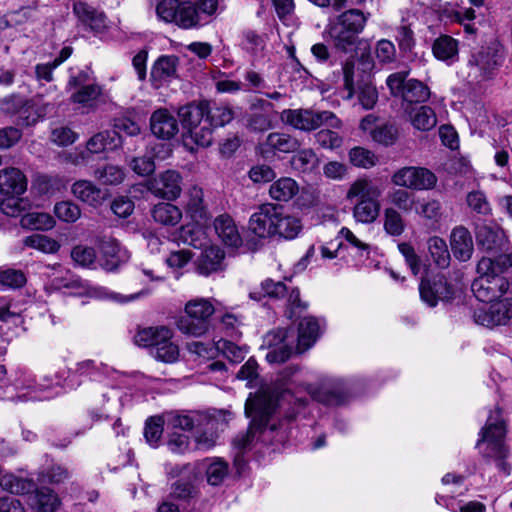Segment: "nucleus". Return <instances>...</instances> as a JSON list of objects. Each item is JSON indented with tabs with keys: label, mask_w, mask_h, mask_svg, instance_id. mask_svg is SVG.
<instances>
[{
	"label": "nucleus",
	"mask_w": 512,
	"mask_h": 512,
	"mask_svg": "<svg viewBox=\"0 0 512 512\" xmlns=\"http://www.w3.org/2000/svg\"><path fill=\"white\" fill-rule=\"evenodd\" d=\"M302 229L303 224L299 217L286 213L281 207L271 203L261 205L249 219V230L259 238L293 240Z\"/></svg>",
	"instance_id": "3"
},
{
	"label": "nucleus",
	"mask_w": 512,
	"mask_h": 512,
	"mask_svg": "<svg viewBox=\"0 0 512 512\" xmlns=\"http://www.w3.org/2000/svg\"><path fill=\"white\" fill-rule=\"evenodd\" d=\"M264 343L269 348L265 358L271 364L286 361L292 353V349L286 342L285 333L282 330L267 333Z\"/></svg>",
	"instance_id": "21"
},
{
	"label": "nucleus",
	"mask_w": 512,
	"mask_h": 512,
	"mask_svg": "<svg viewBox=\"0 0 512 512\" xmlns=\"http://www.w3.org/2000/svg\"><path fill=\"white\" fill-rule=\"evenodd\" d=\"M290 163L295 171L303 174H312L318 169L320 159L313 149L306 148L297 151L292 156Z\"/></svg>",
	"instance_id": "36"
},
{
	"label": "nucleus",
	"mask_w": 512,
	"mask_h": 512,
	"mask_svg": "<svg viewBox=\"0 0 512 512\" xmlns=\"http://www.w3.org/2000/svg\"><path fill=\"white\" fill-rule=\"evenodd\" d=\"M178 58L176 56H161L152 66L150 81L154 88H160L177 77Z\"/></svg>",
	"instance_id": "19"
},
{
	"label": "nucleus",
	"mask_w": 512,
	"mask_h": 512,
	"mask_svg": "<svg viewBox=\"0 0 512 512\" xmlns=\"http://www.w3.org/2000/svg\"><path fill=\"white\" fill-rule=\"evenodd\" d=\"M505 266V257L492 260L483 257L477 265L478 277L473 281L471 289L475 297L484 303L500 300L507 292L509 283L502 276Z\"/></svg>",
	"instance_id": "4"
},
{
	"label": "nucleus",
	"mask_w": 512,
	"mask_h": 512,
	"mask_svg": "<svg viewBox=\"0 0 512 512\" xmlns=\"http://www.w3.org/2000/svg\"><path fill=\"white\" fill-rule=\"evenodd\" d=\"M180 21V28L193 29L203 26L200 16L196 12V7L191 1H183L182 3V17Z\"/></svg>",
	"instance_id": "63"
},
{
	"label": "nucleus",
	"mask_w": 512,
	"mask_h": 512,
	"mask_svg": "<svg viewBox=\"0 0 512 512\" xmlns=\"http://www.w3.org/2000/svg\"><path fill=\"white\" fill-rule=\"evenodd\" d=\"M476 237L479 245L487 251L499 249L505 242L504 231L490 226L479 227Z\"/></svg>",
	"instance_id": "38"
},
{
	"label": "nucleus",
	"mask_w": 512,
	"mask_h": 512,
	"mask_svg": "<svg viewBox=\"0 0 512 512\" xmlns=\"http://www.w3.org/2000/svg\"><path fill=\"white\" fill-rule=\"evenodd\" d=\"M405 113L413 128L418 131H430L437 125L436 113L430 106L406 108Z\"/></svg>",
	"instance_id": "28"
},
{
	"label": "nucleus",
	"mask_w": 512,
	"mask_h": 512,
	"mask_svg": "<svg viewBox=\"0 0 512 512\" xmlns=\"http://www.w3.org/2000/svg\"><path fill=\"white\" fill-rule=\"evenodd\" d=\"M178 239L196 249H203L209 244L205 231L197 224H187L180 228Z\"/></svg>",
	"instance_id": "40"
},
{
	"label": "nucleus",
	"mask_w": 512,
	"mask_h": 512,
	"mask_svg": "<svg viewBox=\"0 0 512 512\" xmlns=\"http://www.w3.org/2000/svg\"><path fill=\"white\" fill-rule=\"evenodd\" d=\"M186 208L193 218L203 217L205 206L203 202V190L201 188L195 186L188 191Z\"/></svg>",
	"instance_id": "64"
},
{
	"label": "nucleus",
	"mask_w": 512,
	"mask_h": 512,
	"mask_svg": "<svg viewBox=\"0 0 512 512\" xmlns=\"http://www.w3.org/2000/svg\"><path fill=\"white\" fill-rule=\"evenodd\" d=\"M196 261V270L200 275L209 276L224 269V251L217 245H207Z\"/></svg>",
	"instance_id": "18"
},
{
	"label": "nucleus",
	"mask_w": 512,
	"mask_h": 512,
	"mask_svg": "<svg viewBox=\"0 0 512 512\" xmlns=\"http://www.w3.org/2000/svg\"><path fill=\"white\" fill-rule=\"evenodd\" d=\"M53 211L60 221L66 223H74L81 217L80 207L70 200L57 202Z\"/></svg>",
	"instance_id": "56"
},
{
	"label": "nucleus",
	"mask_w": 512,
	"mask_h": 512,
	"mask_svg": "<svg viewBox=\"0 0 512 512\" xmlns=\"http://www.w3.org/2000/svg\"><path fill=\"white\" fill-rule=\"evenodd\" d=\"M178 116L183 127V143L192 150V144L200 147L210 146L214 127L229 123L234 113L226 105L211 106L209 102L201 101L181 107Z\"/></svg>",
	"instance_id": "2"
},
{
	"label": "nucleus",
	"mask_w": 512,
	"mask_h": 512,
	"mask_svg": "<svg viewBox=\"0 0 512 512\" xmlns=\"http://www.w3.org/2000/svg\"><path fill=\"white\" fill-rule=\"evenodd\" d=\"M33 104L17 95H11L0 101V110L9 115H18L21 122L25 125H32L41 117L40 114L31 115L29 110Z\"/></svg>",
	"instance_id": "20"
},
{
	"label": "nucleus",
	"mask_w": 512,
	"mask_h": 512,
	"mask_svg": "<svg viewBox=\"0 0 512 512\" xmlns=\"http://www.w3.org/2000/svg\"><path fill=\"white\" fill-rule=\"evenodd\" d=\"M320 334V324L313 317H304L301 319L298 327L297 351L305 352L314 345Z\"/></svg>",
	"instance_id": "29"
},
{
	"label": "nucleus",
	"mask_w": 512,
	"mask_h": 512,
	"mask_svg": "<svg viewBox=\"0 0 512 512\" xmlns=\"http://www.w3.org/2000/svg\"><path fill=\"white\" fill-rule=\"evenodd\" d=\"M280 21L286 26H295L296 18L294 16L293 0H271Z\"/></svg>",
	"instance_id": "62"
},
{
	"label": "nucleus",
	"mask_w": 512,
	"mask_h": 512,
	"mask_svg": "<svg viewBox=\"0 0 512 512\" xmlns=\"http://www.w3.org/2000/svg\"><path fill=\"white\" fill-rule=\"evenodd\" d=\"M298 183L291 177H282L270 185L269 195L278 202H288L299 193Z\"/></svg>",
	"instance_id": "34"
},
{
	"label": "nucleus",
	"mask_w": 512,
	"mask_h": 512,
	"mask_svg": "<svg viewBox=\"0 0 512 512\" xmlns=\"http://www.w3.org/2000/svg\"><path fill=\"white\" fill-rule=\"evenodd\" d=\"M121 136L116 131H102L94 134L86 142V150L82 151L74 160L75 165L86 164L89 154H99L113 151L121 146Z\"/></svg>",
	"instance_id": "13"
},
{
	"label": "nucleus",
	"mask_w": 512,
	"mask_h": 512,
	"mask_svg": "<svg viewBox=\"0 0 512 512\" xmlns=\"http://www.w3.org/2000/svg\"><path fill=\"white\" fill-rule=\"evenodd\" d=\"M206 428L195 435L196 447L200 450H209L216 445L218 434L214 429L218 428V421L215 417L206 418Z\"/></svg>",
	"instance_id": "51"
},
{
	"label": "nucleus",
	"mask_w": 512,
	"mask_h": 512,
	"mask_svg": "<svg viewBox=\"0 0 512 512\" xmlns=\"http://www.w3.org/2000/svg\"><path fill=\"white\" fill-rule=\"evenodd\" d=\"M163 425L162 417H151L146 421L144 436L150 446L157 447L163 434Z\"/></svg>",
	"instance_id": "61"
},
{
	"label": "nucleus",
	"mask_w": 512,
	"mask_h": 512,
	"mask_svg": "<svg viewBox=\"0 0 512 512\" xmlns=\"http://www.w3.org/2000/svg\"><path fill=\"white\" fill-rule=\"evenodd\" d=\"M371 138L383 146H391L398 138V129L391 123L380 124L371 131Z\"/></svg>",
	"instance_id": "57"
},
{
	"label": "nucleus",
	"mask_w": 512,
	"mask_h": 512,
	"mask_svg": "<svg viewBox=\"0 0 512 512\" xmlns=\"http://www.w3.org/2000/svg\"><path fill=\"white\" fill-rule=\"evenodd\" d=\"M406 228L405 221L398 210L393 207H387L383 213V229L393 237L401 236Z\"/></svg>",
	"instance_id": "48"
},
{
	"label": "nucleus",
	"mask_w": 512,
	"mask_h": 512,
	"mask_svg": "<svg viewBox=\"0 0 512 512\" xmlns=\"http://www.w3.org/2000/svg\"><path fill=\"white\" fill-rule=\"evenodd\" d=\"M303 389L313 400L326 405H339L347 398L344 384L338 379L325 378L318 386L307 385Z\"/></svg>",
	"instance_id": "11"
},
{
	"label": "nucleus",
	"mask_w": 512,
	"mask_h": 512,
	"mask_svg": "<svg viewBox=\"0 0 512 512\" xmlns=\"http://www.w3.org/2000/svg\"><path fill=\"white\" fill-rule=\"evenodd\" d=\"M182 3L181 0H162L156 7L158 17L166 23H173L180 27L182 17Z\"/></svg>",
	"instance_id": "47"
},
{
	"label": "nucleus",
	"mask_w": 512,
	"mask_h": 512,
	"mask_svg": "<svg viewBox=\"0 0 512 512\" xmlns=\"http://www.w3.org/2000/svg\"><path fill=\"white\" fill-rule=\"evenodd\" d=\"M500 414L499 409L491 411L485 427L480 432L477 447L484 457L495 459L498 469L508 475L509 466L503 460L506 454L503 445L506 430Z\"/></svg>",
	"instance_id": "7"
},
{
	"label": "nucleus",
	"mask_w": 512,
	"mask_h": 512,
	"mask_svg": "<svg viewBox=\"0 0 512 512\" xmlns=\"http://www.w3.org/2000/svg\"><path fill=\"white\" fill-rule=\"evenodd\" d=\"M441 16L451 22L462 25L467 34L473 35L476 32V28L472 23L476 15L475 10L472 8L461 10L445 5L441 10Z\"/></svg>",
	"instance_id": "33"
},
{
	"label": "nucleus",
	"mask_w": 512,
	"mask_h": 512,
	"mask_svg": "<svg viewBox=\"0 0 512 512\" xmlns=\"http://www.w3.org/2000/svg\"><path fill=\"white\" fill-rule=\"evenodd\" d=\"M329 35L338 50L349 52L356 47L358 35L348 29H344L341 26L336 25L335 23L330 24Z\"/></svg>",
	"instance_id": "41"
},
{
	"label": "nucleus",
	"mask_w": 512,
	"mask_h": 512,
	"mask_svg": "<svg viewBox=\"0 0 512 512\" xmlns=\"http://www.w3.org/2000/svg\"><path fill=\"white\" fill-rule=\"evenodd\" d=\"M419 293L423 302L434 307L439 300H450L454 295V289L447 283L444 276H437L433 282L422 279L419 284Z\"/></svg>",
	"instance_id": "14"
},
{
	"label": "nucleus",
	"mask_w": 512,
	"mask_h": 512,
	"mask_svg": "<svg viewBox=\"0 0 512 512\" xmlns=\"http://www.w3.org/2000/svg\"><path fill=\"white\" fill-rule=\"evenodd\" d=\"M100 95V86L96 84H88L81 86L76 92H74L71 96V100L83 107H92Z\"/></svg>",
	"instance_id": "55"
},
{
	"label": "nucleus",
	"mask_w": 512,
	"mask_h": 512,
	"mask_svg": "<svg viewBox=\"0 0 512 512\" xmlns=\"http://www.w3.org/2000/svg\"><path fill=\"white\" fill-rule=\"evenodd\" d=\"M150 129L154 136L169 140L179 132L176 117L166 108L155 110L150 116Z\"/></svg>",
	"instance_id": "17"
},
{
	"label": "nucleus",
	"mask_w": 512,
	"mask_h": 512,
	"mask_svg": "<svg viewBox=\"0 0 512 512\" xmlns=\"http://www.w3.org/2000/svg\"><path fill=\"white\" fill-rule=\"evenodd\" d=\"M23 245L24 247L32 248L45 254H54L60 249L58 241L43 234H32L25 237L23 239Z\"/></svg>",
	"instance_id": "49"
},
{
	"label": "nucleus",
	"mask_w": 512,
	"mask_h": 512,
	"mask_svg": "<svg viewBox=\"0 0 512 512\" xmlns=\"http://www.w3.org/2000/svg\"><path fill=\"white\" fill-rule=\"evenodd\" d=\"M401 97L407 103H423L430 97V89L416 79L406 81Z\"/></svg>",
	"instance_id": "45"
},
{
	"label": "nucleus",
	"mask_w": 512,
	"mask_h": 512,
	"mask_svg": "<svg viewBox=\"0 0 512 512\" xmlns=\"http://www.w3.org/2000/svg\"><path fill=\"white\" fill-rule=\"evenodd\" d=\"M349 162L358 168L370 169L378 163V157L371 150L356 146L348 152Z\"/></svg>",
	"instance_id": "52"
},
{
	"label": "nucleus",
	"mask_w": 512,
	"mask_h": 512,
	"mask_svg": "<svg viewBox=\"0 0 512 512\" xmlns=\"http://www.w3.org/2000/svg\"><path fill=\"white\" fill-rule=\"evenodd\" d=\"M392 182L400 187L413 190H430L437 184L436 175L427 168L408 166L397 170Z\"/></svg>",
	"instance_id": "10"
},
{
	"label": "nucleus",
	"mask_w": 512,
	"mask_h": 512,
	"mask_svg": "<svg viewBox=\"0 0 512 512\" xmlns=\"http://www.w3.org/2000/svg\"><path fill=\"white\" fill-rule=\"evenodd\" d=\"M213 224L216 234L225 245L235 248L242 245V237L231 216L228 214L219 215L215 218Z\"/></svg>",
	"instance_id": "24"
},
{
	"label": "nucleus",
	"mask_w": 512,
	"mask_h": 512,
	"mask_svg": "<svg viewBox=\"0 0 512 512\" xmlns=\"http://www.w3.org/2000/svg\"><path fill=\"white\" fill-rule=\"evenodd\" d=\"M282 122L302 131H312L323 124L339 128L341 121L330 111H314L311 109H286L281 112Z\"/></svg>",
	"instance_id": "8"
},
{
	"label": "nucleus",
	"mask_w": 512,
	"mask_h": 512,
	"mask_svg": "<svg viewBox=\"0 0 512 512\" xmlns=\"http://www.w3.org/2000/svg\"><path fill=\"white\" fill-rule=\"evenodd\" d=\"M175 325L182 334L201 337L209 331L211 323L200 317L185 314L176 320Z\"/></svg>",
	"instance_id": "37"
},
{
	"label": "nucleus",
	"mask_w": 512,
	"mask_h": 512,
	"mask_svg": "<svg viewBox=\"0 0 512 512\" xmlns=\"http://www.w3.org/2000/svg\"><path fill=\"white\" fill-rule=\"evenodd\" d=\"M432 52L438 60L453 63L458 60V41L449 35H441L435 39Z\"/></svg>",
	"instance_id": "32"
},
{
	"label": "nucleus",
	"mask_w": 512,
	"mask_h": 512,
	"mask_svg": "<svg viewBox=\"0 0 512 512\" xmlns=\"http://www.w3.org/2000/svg\"><path fill=\"white\" fill-rule=\"evenodd\" d=\"M503 61V47L497 40H491L485 45L474 48L467 63V78L470 84H479L492 78L502 66Z\"/></svg>",
	"instance_id": "5"
},
{
	"label": "nucleus",
	"mask_w": 512,
	"mask_h": 512,
	"mask_svg": "<svg viewBox=\"0 0 512 512\" xmlns=\"http://www.w3.org/2000/svg\"><path fill=\"white\" fill-rule=\"evenodd\" d=\"M71 193L80 201L98 207L103 201L101 189L89 180H78L71 186Z\"/></svg>",
	"instance_id": "30"
},
{
	"label": "nucleus",
	"mask_w": 512,
	"mask_h": 512,
	"mask_svg": "<svg viewBox=\"0 0 512 512\" xmlns=\"http://www.w3.org/2000/svg\"><path fill=\"white\" fill-rule=\"evenodd\" d=\"M27 279L21 270L12 268L0 270V289H17L25 285Z\"/></svg>",
	"instance_id": "58"
},
{
	"label": "nucleus",
	"mask_w": 512,
	"mask_h": 512,
	"mask_svg": "<svg viewBox=\"0 0 512 512\" xmlns=\"http://www.w3.org/2000/svg\"><path fill=\"white\" fill-rule=\"evenodd\" d=\"M78 19L91 30L101 32L107 27L106 16L84 2H76L73 7Z\"/></svg>",
	"instance_id": "27"
},
{
	"label": "nucleus",
	"mask_w": 512,
	"mask_h": 512,
	"mask_svg": "<svg viewBox=\"0 0 512 512\" xmlns=\"http://www.w3.org/2000/svg\"><path fill=\"white\" fill-rule=\"evenodd\" d=\"M27 189V178L15 167L0 170V194L5 196L22 195Z\"/></svg>",
	"instance_id": "22"
},
{
	"label": "nucleus",
	"mask_w": 512,
	"mask_h": 512,
	"mask_svg": "<svg viewBox=\"0 0 512 512\" xmlns=\"http://www.w3.org/2000/svg\"><path fill=\"white\" fill-rule=\"evenodd\" d=\"M56 221L45 212H30L24 214L20 219V225L28 230L48 231L54 228Z\"/></svg>",
	"instance_id": "42"
},
{
	"label": "nucleus",
	"mask_w": 512,
	"mask_h": 512,
	"mask_svg": "<svg viewBox=\"0 0 512 512\" xmlns=\"http://www.w3.org/2000/svg\"><path fill=\"white\" fill-rule=\"evenodd\" d=\"M171 154V148L168 144L158 143L149 147L145 155L134 157L129 166L133 172L139 176H149L156 168L154 159H166Z\"/></svg>",
	"instance_id": "15"
},
{
	"label": "nucleus",
	"mask_w": 512,
	"mask_h": 512,
	"mask_svg": "<svg viewBox=\"0 0 512 512\" xmlns=\"http://www.w3.org/2000/svg\"><path fill=\"white\" fill-rule=\"evenodd\" d=\"M153 219L167 226H174L182 219V211L171 203H159L152 209Z\"/></svg>",
	"instance_id": "43"
},
{
	"label": "nucleus",
	"mask_w": 512,
	"mask_h": 512,
	"mask_svg": "<svg viewBox=\"0 0 512 512\" xmlns=\"http://www.w3.org/2000/svg\"><path fill=\"white\" fill-rule=\"evenodd\" d=\"M206 481L211 486L221 485L229 475V464L223 458L209 457L200 463Z\"/></svg>",
	"instance_id": "26"
},
{
	"label": "nucleus",
	"mask_w": 512,
	"mask_h": 512,
	"mask_svg": "<svg viewBox=\"0 0 512 512\" xmlns=\"http://www.w3.org/2000/svg\"><path fill=\"white\" fill-rule=\"evenodd\" d=\"M29 504L35 512H55L60 500L51 489L43 487L29 495Z\"/></svg>",
	"instance_id": "31"
},
{
	"label": "nucleus",
	"mask_w": 512,
	"mask_h": 512,
	"mask_svg": "<svg viewBox=\"0 0 512 512\" xmlns=\"http://www.w3.org/2000/svg\"><path fill=\"white\" fill-rule=\"evenodd\" d=\"M382 190L367 178H360L354 181L346 194V198L351 200L360 197V200L353 208V217L356 222L362 224H371L379 216Z\"/></svg>",
	"instance_id": "6"
},
{
	"label": "nucleus",
	"mask_w": 512,
	"mask_h": 512,
	"mask_svg": "<svg viewBox=\"0 0 512 512\" xmlns=\"http://www.w3.org/2000/svg\"><path fill=\"white\" fill-rule=\"evenodd\" d=\"M298 371L296 366L287 367L281 377L275 383L273 391L262 389L255 396H250L245 405V412L252 418L251 424L245 435L238 436L234 445L240 450L249 447L254 440L263 443H273L275 425L268 426L269 417L273 413L279 398H285L295 388L291 377Z\"/></svg>",
	"instance_id": "1"
},
{
	"label": "nucleus",
	"mask_w": 512,
	"mask_h": 512,
	"mask_svg": "<svg viewBox=\"0 0 512 512\" xmlns=\"http://www.w3.org/2000/svg\"><path fill=\"white\" fill-rule=\"evenodd\" d=\"M366 20L367 18L360 10L351 9L337 17L333 23L358 35L364 29Z\"/></svg>",
	"instance_id": "50"
},
{
	"label": "nucleus",
	"mask_w": 512,
	"mask_h": 512,
	"mask_svg": "<svg viewBox=\"0 0 512 512\" xmlns=\"http://www.w3.org/2000/svg\"><path fill=\"white\" fill-rule=\"evenodd\" d=\"M147 189L157 197L175 200L182 191V176L175 170H167L149 179Z\"/></svg>",
	"instance_id": "12"
},
{
	"label": "nucleus",
	"mask_w": 512,
	"mask_h": 512,
	"mask_svg": "<svg viewBox=\"0 0 512 512\" xmlns=\"http://www.w3.org/2000/svg\"><path fill=\"white\" fill-rule=\"evenodd\" d=\"M427 246L433 262L439 268H447L450 264V253L445 240L432 236L428 239Z\"/></svg>",
	"instance_id": "46"
},
{
	"label": "nucleus",
	"mask_w": 512,
	"mask_h": 512,
	"mask_svg": "<svg viewBox=\"0 0 512 512\" xmlns=\"http://www.w3.org/2000/svg\"><path fill=\"white\" fill-rule=\"evenodd\" d=\"M93 175L103 185H119L125 178L124 170L112 164L96 169Z\"/></svg>",
	"instance_id": "54"
},
{
	"label": "nucleus",
	"mask_w": 512,
	"mask_h": 512,
	"mask_svg": "<svg viewBox=\"0 0 512 512\" xmlns=\"http://www.w3.org/2000/svg\"><path fill=\"white\" fill-rule=\"evenodd\" d=\"M88 293L90 296L98 298V299H111L118 303H127L139 299L140 297L147 295V290H142L137 293H133L130 295H122L119 293L111 292L105 287L101 286H91L88 288Z\"/></svg>",
	"instance_id": "53"
},
{
	"label": "nucleus",
	"mask_w": 512,
	"mask_h": 512,
	"mask_svg": "<svg viewBox=\"0 0 512 512\" xmlns=\"http://www.w3.org/2000/svg\"><path fill=\"white\" fill-rule=\"evenodd\" d=\"M174 332L167 326L139 328L134 336V342L139 347L153 350L160 341L173 338Z\"/></svg>",
	"instance_id": "25"
},
{
	"label": "nucleus",
	"mask_w": 512,
	"mask_h": 512,
	"mask_svg": "<svg viewBox=\"0 0 512 512\" xmlns=\"http://www.w3.org/2000/svg\"><path fill=\"white\" fill-rule=\"evenodd\" d=\"M73 49L65 46L61 49L58 56L51 62L40 63L35 66V76L38 81L52 82L54 80L53 71L66 61L72 54Z\"/></svg>",
	"instance_id": "39"
},
{
	"label": "nucleus",
	"mask_w": 512,
	"mask_h": 512,
	"mask_svg": "<svg viewBox=\"0 0 512 512\" xmlns=\"http://www.w3.org/2000/svg\"><path fill=\"white\" fill-rule=\"evenodd\" d=\"M450 246L454 256L460 261H468L474 250L473 239L463 226L455 227L450 235Z\"/></svg>",
	"instance_id": "23"
},
{
	"label": "nucleus",
	"mask_w": 512,
	"mask_h": 512,
	"mask_svg": "<svg viewBox=\"0 0 512 512\" xmlns=\"http://www.w3.org/2000/svg\"><path fill=\"white\" fill-rule=\"evenodd\" d=\"M263 143V152L269 149L274 152L291 153L300 147V142L296 138L279 132L270 133Z\"/></svg>",
	"instance_id": "35"
},
{
	"label": "nucleus",
	"mask_w": 512,
	"mask_h": 512,
	"mask_svg": "<svg viewBox=\"0 0 512 512\" xmlns=\"http://www.w3.org/2000/svg\"><path fill=\"white\" fill-rule=\"evenodd\" d=\"M416 212L418 215L431 221L433 224L439 223L443 216L442 205L440 201L436 199L422 202L416 209Z\"/></svg>",
	"instance_id": "60"
},
{
	"label": "nucleus",
	"mask_w": 512,
	"mask_h": 512,
	"mask_svg": "<svg viewBox=\"0 0 512 512\" xmlns=\"http://www.w3.org/2000/svg\"><path fill=\"white\" fill-rule=\"evenodd\" d=\"M100 265L106 271H114L121 264L127 262L130 253L113 238H103L99 245Z\"/></svg>",
	"instance_id": "16"
},
{
	"label": "nucleus",
	"mask_w": 512,
	"mask_h": 512,
	"mask_svg": "<svg viewBox=\"0 0 512 512\" xmlns=\"http://www.w3.org/2000/svg\"><path fill=\"white\" fill-rule=\"evenodd\" d=\"M489 305H482L474 310L476 324L487 328L506 325L512 318V298H503Z\"/></svg>",
	"instance_id": "9"
},
{
	"label": "nucleus",
	"mask_w": 512,
	"mask_h": 512,
	"mask_svg": "<svg viewBox=\"0 0 512 512\" xmlns=\"http://www.w3.org/2000/svg\"><path fill=\"white\" fill-rule=\"evenodd\" d=\"M184 312L187 315H194L211 323V317L215 313V306L212 299L198 297L189 300L185 304Z\"/></svg>",
	"instance_id": "44"
},
{
	"label": "nucleus",
	"mask_w": 512,
	"mask_h": 512,
	"mask_svg": "<svg viewBox=\"0 0 512 512\" xmlns=\"http://www.w3.org/2000/svg\"><path fill=\"white\" fill-rule=\"evenodd\" d=\"M20 195L7 196L0 202V210L9 217H18L29 207L27 199L20 198Z\"/></svg>",
	"instance_id": "59"
}]
</instances>
